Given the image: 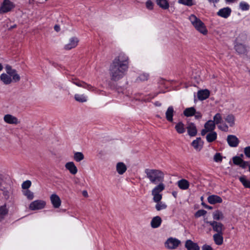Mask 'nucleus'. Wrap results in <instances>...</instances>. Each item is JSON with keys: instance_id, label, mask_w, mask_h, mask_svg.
Masks as SVG:
<instances>
[{"instance_id": "f257e3e1", "label": "nucleus", "mask_w": 250, "mask_h": 250, "mask_svg": "<svg viewBox=\"0 0 250 250\" xmlns=\"http://www.w3.org/2000/svg\"><path fill=\"white\" fill-rule=\"evenodd\" d=\"M110 79L114 81L124 78L125 75V55L124 53L119 54L110 63L109 68Z\"/></svg>"}, {"instance_id": "f03ea898", "label": "nucleus", "mask_w": 250, "mask_h": 250, "mask_svg": "<svg viewBox=\"0 0 250 250\" xmlns=\"http://www.w3.org/2000/svg\"><path fill=\"white\" fill-rule=\"evenodd\" d=\"M145 172L151 183L156 185L164 181V174L160 170L147 168Z\"/></svg>"}, {"instance_id": "7ed1b4c3", "label": "nucleus", "mask_w": 250, "mask_h": 250, "mask_svg": "<svg viewBox=\"0 0 250 250\" xmlns=\"http://www.w3.org/2000/svg\"><path fill=\"white\" fill-rule=\"evenodd\" d=\"M189 20L195 29L204 35H206L208 30L205 23L194 15H191Z\"/></svg>"}, {"instance_id": "20e7f679", "label": "nucleus", "mask_w": 250, "mask_h": 250, "mask_svg": "<svg viewBox=\"0 0 250 250\" xmlns=\"http://www.w3.org/2000/svg\"><path fill=\"white\" fill-rule=\"evenodd\" d=\"M165 186L163 182L158 183L152 190V195L154 202L160 201L162 199V194L161 192L164 190Z\"/></svg>"}, {"instance_id": "39448f33", "label": "nucleus", "mask_w": 250, "mask_h": 250, "mask_svg": "<svg viewBox=\"0 0 250 250\" xmlns=\"http://www.w3.org/2000/svg\"><path fill=\"white\" fill-rule=\"evenodd\" d=\"M14 3L10 0H3L0 7V14L11 11L15 7Z\"/></svg>"}, {"instance_id": "423d86ee", "label": "nucleus", "mask_w": 250, "mask_h": 250, "mask_svg": "<svg viewBox=\"0 0 250 250\" xmlns=\"http://www.w3.org/2000/svg\"><path fill=\"white\" fill-rule=\"evenodd\" d=\"M180 243L181 241L179 239L170 237L165 243V246L168 250H174L179 246Z\"/></svg>"}, {"instance_id": "0eeeda50", "label": "nucleus", "mask_w": 250, "mask_h": 250, "mask_svg": "<svg viewBox=\"0 0 250 250\" xmlns=\"http://www.w3.org/2000/svg\"><path fill=\"white\" fill-rule=\"evenodd\" d=\"M21 79V77H19V78L18 80H15L13 79V76L6 73H2L0 75V80L3 83V84L5 85H8L11 84L12 83H17L20 81Z\"/></svg>"}, {"instance_id": "6e6552de", "label": "nucleus", "mask_w": 250, "mask_h": 250, "mask_svg": "<svg viewBox=\"0 0 250 250\" xmlns=\"http://www.w3.org/2000/svg\"><path fill=\"white\" fill-rule=\"evenodd\" d=\"M215 127L216 125L214 122H213L211 120L208 121L204 124V128L201 131V135L205 136L208 132L214 131Z\"/></svg>"}, {"instance_id": "1a4fd4ad", "label": "nucleus", "mask_w": 250, "mask_h": 250, "mask_svg": "<svg viewBox=\"0 0 250 250\" xmlns=\"http://www.w3.org/2000/svg\"><path fill=\"white\" fill-rule=\"evenodd\" d=\"M46 202L42 200H37L32 202L29 206V208L31 210H39L44 208Z\"/></svg>"}, {"instance_id": "9d476101", "label": "nucleus", "mask_w": 250, "mask_h": 250, "mask_svg": "<svg viewBox=\"0 0 250 250\" xmlns=\"http://www.w3.org/2000/svg\"><path fill=\"white\" fill-rule=\"evenodd\" d=\"M232 12L231 9L229 7H226L220 9L217 12V15L224 19L228 18Z\"/></svg>"}, {"instance_id": "9b49d317", "label": "nucleus", "mask_w": 250, "mask_h": 250, "mask_svg": "<svg viewBox=\"0 0 250 250\" xmlns=\"http://www.w3.org/2000/svg\"><path fill=\"white\" fill-rule=\"evenodd\" d=\"M79 42V40L77 37H73L69 39V42L64 45V49L69 50L74 48L78 45Z\"/></svg>"}, {"instance_id": "f8f14e48", "label": "nucleus", "mask_w": 250, "mask_h": 250, "mask_svg": "<svg viewBox=\"0 0 250 250\" xmlns=\"http://www.w3.org/2000/svg\"><path fill=\"white\" fill-rule=\"evenodd\" d=\"M4 121L8 124L18 125L20 123V121L15 116L11 114H6L3 117Z\"/></svg>"}, {"instance_id": "ddd939ff", "label": "nucleus", "mask_w": 250, "mask_h": 250, "mask_svg": "<svg viewBox=\"0 0 250 250\" xmlns=\"http://www.w3.org/2000/svg\"><path fill=\"white\" fill-rule=\"evenodd\" d=\"M207 223L209 224L213 229V231L217 233H223V224L220 222L215 221H207Z\"/></svg>"}, {"instance_id": "4468645a", "label": "nucleus", "mask_w": 250, "mask_h": 250, "mask_svg": "<svg viewBox=\"0 0 250 250\" xmlns=\"http://www.w3.org/2000/svg\"><path fill=\"white\" fill-rule=\"evenodd\" d=\"M227 141L229 146L232 147H237L239 143L238 138L234 135H229Z\"/></svg>"}, {"instance_id": "2eb2a0df", "label": "nucleus", "mask_w": 250, "mask_h": 250, "mask_svg": "<svg viewBox=\"0 0 250 250\" xmlns=\"http://www.w3.org/2000/svg\"><path fill=\"white\" fill-rule=\"evenodd\" d=\"M72 82L75 84V85L80 86L84 88H86L88 89V90H94V87L91 85L88 84L86 83L85 82L83 81H81L78 80H74L72 79Z\"/></svg>"}, {"instance_id": "dca6fc26", "label": "nucleus", "mask_w": 250, "mask_h": 250, "mask_svg": "<svg viewBox=\"0 0 250 250\" xmlns=\"http://www.w3.org/2000/svg\"><path fill=\"white\" fill-rule=\"evenodd\" d=\"M204 142L200 137L197 138L191 143V146L197 151H200L203 148Z\"/></svg>"}, {"instance_id": "f3484780", "label": "nucleus", "mask_w": 250, "mask_h": 250, "mask_svg": "<svg viewBox=\"0 0 250 250\" xmlns=\"http://www.w3.org/2000/svg\"><path fill=\"white\" fill-rule=\"evenodd\" d=\"M50 201L54 208H59L61 206V199L56 194H53L51 195Z\"/></svg>"}, {"instance_id": "a211bd4d", "label": "nucleus", "mask_w": 250, "mask_h": 250, "mask_svg": "<svg viewBox=\"0 0 250 250\" xmlns=\"http://www.w3.org/2000/svg\"><path fill=\"white\" fill-rule=\"evenodd\" d=\"M185 246L188 250H200V247L198 244L190 239L186 241Z\"/></svg>"}, {"instance_id": "6ab92c4d", "label": "nucleus", "mask_w": 250, "mask_h": 250, "mask_svg": "<svg viewBox=\"0 0 250 250\" xmlns=\"http://www.w3.org/2000/svg\"><path fill=\"white\" fill-rule=\"evenodd\" d=\"M188 133L190 137H193L197 135V130L195 125L193 123L188 124L187 127Z\"/></svg>"}, {"instance_id": "aec40b11", "label": "nucleus", "mask_w": 250, "mask_h": 250, "mask_svg": "<svg viewBox=\"0 0 250 250\" xmlns=\"http://www.w3.org/2000/svg\"><path fill=\"white\" fill-rule=\"evenodd\" d=\"M208 201L209 204L214 205L217 203H222L223 200L221 197L218 195H211L208 197Z\"/></svg>"}, {"instance_id": "412c9836", "label": "nucleus", "mask_w": 250, "mask_h": 250, "mask_svg": "<svg viewBox=\"0 0 250 250\" xmlns=\"http://www.w3.org/2000/svg\"><path fill=\"white\" fill-rule=\"evenodd\" d=\"M65 167L73 175L76 174L78 172V169L73 162L66 163Z\"/></svg>"}, {"instance_id": "4be33fe9", "label": "nucleus", "mask_w": 250, "mask_h": 250, "mask_svg": "<svg viewBox=\"0 0 250 250\" xmlns=\"http://www.w3.org/2000/svg\"><path fill=\"white\" fill-rule=\"evenodd\" d=\"M5 70L6 74H9L13 76V79L15 80H18L19 78L20 75L18 74L17 71L15 69H12L11 66L9 65H6L5 66Z\"/></svg>"}, {"instance_id": "5701e85b", "label": "nucleus", "mask_w": 250, "mask_h": 250, "mask_svg": "<svg viewBox=\"0 0 250 250\" xmlns=\"http://www.w3.org/2000/svg\"><path fill=\"white\" fill-rule=\"evenodd\" d=\"M209 91L208 89L199 90L197 93V97L199 100L203 101L207 99L209 96Z\"/></svg>"}, {"instance_id": "b1692460", "label": "nucleus", "mask_w": 250, "mask_h": 250, "mask_svg": "<svg viewBox=\"0 0 250 250\" xmlns=\"http://www.w3.org/2000/svg\"><path fill=\"white\" fill-rule=\"evenodd\" d=\"M162 219L159 216L154 217L151 221L150 225L152 228L156 229L159 227L162 223Z\"/></svg>"}, {"instance_id": "393cba45", "label": "nucleus", "mask_w": 250, "mask_h": 250, "mask_svg": "<svg viewBox=\"0 0 250 250\" xmlns=\"http://www.w3.org/2000/svg\"><path fill=\"white\" fill-rule=\"evenodd\" d=\"M174 108L172 106H169L166 112V118L169 122L173 121Z\"/></svg>"}, {"instance_id": "a878e982", "label": "nucleus", "mask_w": 250, "mask_h": 250, "mask_svg": "<svg viewBox=\"0 0 250 250\" xmlns=\"http://www.w3.org/2000/svg\"><path fill=\"white\" fill-rule=\"evenodd\" d=\"M177 185L181 189L187 190L189 187V183L188 180L182 179L177 182Z\"/></svg>"}, {"instance_id": "bb28decb", "label": "nucleus", "mask_w": 250, "mask_h": 250, "mask_svg": "<svg viewBox=\"0 0 250 250\" xmlns=\"http://www.w3.org/2000/svg\"><path fill=\"white\" fill-rule=\"evenodd\" d=\"M234 49L239 54H244L247 52L246 47L242 43H236L234 45Z\"/></svg>"}, {"instance_id": "cd10ccee", "label": "nucleus", "mask_w": 250, "mask_h": 250, "mask_svg": "<svg viewBox=\"0 0 250 250\" xmlns=\"http://www.w3.org/2000/svg\"><path fill=\"white\" fill-rule=\"evenodd\" d=\"M206 136V140L208 143H212L215 141L217 137V134L215 131L208 132Z\"/></svg>"}, {"instance_id": "c85d7f7f", "label": "nucleus", "mask_w": 250, "mask_h": 250, "mask_svg": "<svg viewBox=\"0 0 250 250\" xmlns=\"http://www.w3.org/2000/svg\"><path fill=\"white\" fill-rule=\"evenodd\" d=\"M215 243L217 245H221L223 242V233H217L213 236Z\"/></svg>"}, {"instance_id": "c756f323", "label": "nucleus", "mask_w": 250, "mask_h": 250, "mask_svg": "<svg viewBox=\"0 0 250 250\" xmlns=\"http://www.w3.org/2000/svg\"><path fill=\"white\" fill-rule=\"evenodd\" d=\"M225 121L230 127H233L235 125V117L232 114H229L225 118Z\"/></svg>"}, {"instance_id": "7c9ffc66", "label": "nucleus", "mask_w": 250, "mask_h": 250, "mask_svg": "<svg viewBox=\"0 0 250 250\" xmlns=\"http://www.w3.org/2000/svg\"><path fill=\"white\" fill-rule=\"evenodd\" d=\"M175 128L179 134H183L186 131L185 125L182 122H178L175 125Z\"/></svg>"}, {"instance_id": "2f4dec72", "label": "nucleus", "mask_w": 250, "mask_h": 250, "mask_svg": "<svg viewBox=\"0 0 250 250\" xmlns=\"http://www.w3.org/2000/svg\"><path fill=\"white\" fill-rule=\"evenodd\" d=\"M195 108L194 107H190L186 108L184 111V115L186 117H191L195 113Z\"/></svg>"}, {"instance_id": "473e14b6", "label": "nucleus", "mask_w": 250, "mask_h": 250, "mask_svg": "<svg viewBox=\"0 0 250 250\" xmlns=\"http://www.w3.org/2000/svg\"><path fill=\"white\" fill-rule=\"evenodd\" d=\"M75 100L79 103H85L87 100V97L83 94H76L74 96Z\"/></svg>"}, {"instance_id": "72a5a7b5", "label": "nucleus", "mask_w": 250, "mask_h": 250, "mask_svg": "<svg viewBox=\"0 0 250 250\" xmlns=\"http://www.w3.org/2000/svg\"><path fill=\"white\" fill-rule=\"evenodd\" d=\"M156 2L163 9H167L169 7V3L167 0H156Z\"/></svg>"}, {"instance_id": "f704fd0d", "label": "nucleus", "mask_w": 250, "mask_h": 250, "mask_svg": "<svg viewBox=\"0 0 250 250\" xmlns=\"http://www.w3.org/2000/svg\"><path fill=\"white\" fill-rule=\"evenodd\" d=\"M212 217L215 220H222L224 217L223 212L219 210L214 211L213 212Z\"/></svg>"}, {"instance_id": "c9c22d12", "label": "nucleus", "mask_w": 250, "mask_h": 250, "mask_svg": "<svg viewBox=\"0 0 250 250\" xmlns=\"http://www.w3.org/2000/svg\"><path fill=\"white\" fill-rule=\"evenodd\" d=\"M116 170L120 174H123L125 172V165L123 162H119L117 164Z\"/></svg>"}, {"instance_id": "e433bc0d", "label": "nucleus", "mask_w": 250, "mask_h": 250, "mask_svg": "<svg viewBox=\"0 0 250 250\" xmlns=\"http://www.w3.org/2000/svg\"><path fill=\"white\" fill-rule=\"evenodd\" d=\"M239 180L246 188H250V180L248 179L245 176L239 177Z\"/></svg>"}, {"instance_id": "4c0bfd02", "label": "nucleus", "mask_w": 250, "mask_h": 250, "mask_svg": "<svg viewBox=\"0 0 250 250\" xmlns=\"http://www.w3.org/2000/svg\"><path fill=\"white\" fill-rule=\"evenodd\" d=\"M84 158V155L82 152H75L73 156L74 160L77 162H80L83 160Z\"/></svg>"}, {"instance_id": "58836bf2", "label": "nucleus", "mask_w": 250, "mask_h": 250, "mask_svg": "<svg viewBox=\"0 0 250 250\" xmlns=\"http://www.w3.org/2000/svg\"><path fill=\"white\" fill-rule=\"evenodd\" d=\"M156 203L155 208L157 211L165 209L167 208V205L164 202L160 201L155 202Z\"/></svg>"}, {"instance_id": "ea45409f", "label": "nucleus", "mask_w": 250, "mask_h": 250, "mask_svg": "<svg viewBox=\"0 0 250 250\" xmlns=\"http://www.w3.org/2000/svg\"><path fill=\"white\" fill-rule=\"evenodd\" d=\"M213 122H214L215 125H218L223 122V119L222 115L220 113H216L213 117Z\"/></svg>"}, {"instance_id": "a19ab883", "label": "nucleus", "mask_w": 250, "mask_h": 250, "mask_svg": "<svg viewBox=\"0 0 250 250\" xmlns=\"http://www.w3.org/2000/svg\"><path fill=\"white\" fill-rule=\"evenodd\" d=\"M8 213V210L6 208L5 205L1 206L0 207V220H1L4 218Z\"/></svg>"}, {"instance_id": "79ce46f5", "label": "nucleus", "mask_w": 250, "mask_h": 250, "mask_svg": "<svg viewBox=\"0 0 250 250\" xmlns=\"http://www.w3.org/2000/svg\"><path fill=\"white\" fill-rule=\"evenodd\" d=\"M239 8L242 11H248L250 9V5L244 1H241L239 3Z\"/></svg>"}, {"instance_id": "37998d69", "label": "nucleus", "mask_w": 250, "mask_h": 250, "mask_svg": "<svg viewBox=\"0 0 250 250\" xmlns=\"http://www.w3.org/2000/svg\"><path fill=\"white\" fill-rule=\"evenodd\" d=\"M217 127L220 130L224 132H228L229 130V125L223 122L219 124Z\"/></svg>"}, {"instance_id": "c03bdc74", "label": "nucleus", "mask_w": 250, "mask_h": 250, "mask_svg": "<svg viewBox=\"0 0 250 250\" xmlns=\"http://www.w3.org/2000/svg\"><path fill=\"white\" fill-rule=\"evenodd\" d=\"M23 194L25 195L28 199L31 200L34 198V193L29 189H27L23 191Z\"/></svg>"}, {"instance_id": "a18cd8bd", "label": "nucleus", "mask_w": 250, "mask_h": 250, "mask_svg": "<svg viewBox=\"0 0 250 250\" xmlns=\"http://www.w3.org/2000/svg\"><path fill=\"white\" fill-rule=\"evenodd\" d=\"M178 2L187 6H192L193 5V0H179Z\"/></svg>"}, {"instance_id": "49530a36", "label": "nucleus", "mask_w": 250, "mask_h": 250, "mask_svg": "<svg viewBox=\"0 0 250 250\" xmlns=\"http://www.w3.org/2000/svg\"><path fill=\"white\" fill-rule=\"evenodd\" d=\"M207 213V211L204 209H199L195 213V217L199 218L201 216L205 215Z\"/></svg>"}, {"instance_id": "de8ad7c7", "label": "nucleus", "mask_w": 250, "mask_h": 250, "mask_svg": "<svg viewBox=\"0 0 250 250\" xmlns=\"http://www.w3.org/2000/svg\"><path fill=\"white\" fill-rule=\"evenodd\" d=\"M242 160L240 157L238 156H234L232 158L233 163L237 166H240Z\"/></svg>"}, {"instance_id": "09e8293b", "label": "nucleus", "mask_w": 250, "mask_h": 250, "mask_svg": "<svg viewBox=\"0 0 250 250\" xmlns=\"http://www.w3.org/2000/svg\"><path fill=\"white\" fill-rule=\"evenodd\" d=\"M213 160L214 162L219 163L222 161V157L220 153H216L214 156Z\"/></svg>"}, {"instance_id": "8fccbe9b", "label": "nucleus", "mask_w": 250, "mask_h": 250, "mask_svg": "<svg viewBox=\"0 0 250 250\" xmlns=\"http://www.w3.org/2000/svg\"><path fill=\"white\" fill-rule=\"evenodd\" d=\"M31 181L27 180V181L24 182L22 184L21 187L23 189H26V190H27L31 186Z\"/></svg>"}, {"instance_id": "3c124183", "label": "nucleus", "mask_w": 250, "mask_h": 250, "mask_svg": "<svg viewBox=\"0 0 250 250\" xmlns=\"http://www.w3.org/2000/svg\"><path fill=\"white\" fill-rule=\"evenodd\" d=\"M149 75L147 73H143L140 75L137 78V79H139L141 81H145L148 79Z\"/></svg>"}, {"instance_id": "603ef678", "label": "nucleus", "mask_w": 250, "mask_h": 250, "mask_svg": "<svg viewBox=\"0 0 250 250\" xmlns=\"http://www.w3.org/2000/svg\"><path fill=\"white\" fill-rule=\"evenodd\" d=\"M244 153L247 158H250V146L244 148Z\"/></svg>"}, {"instance_id": "864d4df0", "label": "nucleus", "mask_w": 250, "mask_h": 250, "mask_svg": "<svg viewBox=\"0 0 250 250\" xmlns=\"http://www.w3.org/2000/svg\"><path fill=\"white\" fill-rule=\"evenodd\" d=\"M146 7L149 10H152L153 8V3L150 0H148L146 2Z\"/></svg>"}, {"instance_id": "5fc2aeb1", "label": "nucleus", "mask_w": 250, "mask_h": 250, "mask_svg": "<svg viewBox=\"0 0 250 250\" xmlns=\"http://www.w3.org/2000/svg\"><path fill=\"white\" fill-rule=\"evenodd\" d=\"M194 115L195 118L198 120L201 119L202 117V113L199 111H196V110H195V113Z\"/></svg>"}, {"instance_id": "6e6d98bb", "label": "nucleus", "mask_w": 250, "mask_h": 250, "mask_svg": "<svg viewBox=\"0 0 250 250\" xmlns=\"http://www.w3.org/2000/svg\"><path fill=\"white\" fill-rule=\"evenodd\" d=\"M248 165L249 163L248 162L245 161L243 160H242L239 166L243 168H245L248 166Z\"/></svg>"}, {"instance_id": "4d7b16f0", "label": "nucleus", "mask_w": 250, "mask_h": 250, "mask_svg": "<svg viewBox=\"0 0 250 250\" xmlns=\"http://www.w3.org/2000/svg\"><path fill=\"white\" fill-rule=\"evenodd\" d=\"M202 250H213L212 247L208 245L205 244L202 246Z\"/></svg>"}, {"instance_id": "13d9d810", "label": "nucleus", "mask_w": 250, "mask_h": 250, "mask_svg": "<svg viewBox=\"0 0 250 250\" xmlns=\"http://www.w3.org/2000/svg\"><path fill=\"white\" fill-rule=\"evenodd\" d=\"M3 182V177L2 174H0V190L1 189V186Z\"/></svg>"}, {"instance_id": "bf43d9fd", "label": "nucleus", "mask_w": 250, "mask_h": 250, "mask_svg": "<svg viewBox=\"0 0 250 250\" xmlns=\"http://www.w3.org/2000/svg\"><path fill=\"white\" fill-rule=\"evenodd\" d=\"M226 3H233L235 2L236 0H224Z\"/></svg>"}, {"instance_id": "052dcab7", "label": "nucleus", "mask_w": 250, "mask_h": 250, "mask_svg": "<svg viewBox=\"0 0 250 250\" xmlns=\"http://www.w3.org/2000/svg\"><path fill=\"white\" fill-rule=\"evenodd\" d=\"M54 29L56 31L59 32L60 30V26L58 25H55L54 26Z\"/></svg>"}, {"instance_id": "680f3d73", "label": "nucleus", "mask_w": 250, "mask_h": 250, "mask_svg": "<svg viewBox=\"0 0 250 250\" xmlns=\"http://www.w3.org/2000/svg\"><path fill=\"white\" fill-rule=\"evenodd\" d=\"M220 0H208L209 3H217Z\"/></svg>"}, {"instance_id": "e2e57ef3", "label": "nucleus", "mask_w": 250, "mask_h": 250, "mask_svg": "<svg viewBox=\"0 0 250 250\" xmlns=\"http://www.w3.org/2000/svg\"><path fill=\"white\" fill-rule=\"evenodd\" d=\"M154 104L155 106H161L162 104L160 102H156L155 103H154Z\"/></svg>"}, {"instance_id": "0e129e2a", "label": "nucleus", "mask_w": 250, "mask_h": 250, "mask_svg": "<svg viewBox=\"0 0 250 250\" xmlns=\"http://www.w3.org/2000/svg\"><path fill=\"white\" fill-rule=\"evenodd\" d=\"M83 195L84 196V197H87L88 196V193H87V192L86 191V190H83Z\"/></svg>"}, {"instance_id": "69168bd1", "label": "nucleus", "mask_w": 250, "mask_h": 250, "mask_svg": "<svg viewBox=\"0 0 250 250\" xmlns=\"http://www.w3.org/2000/svg\"><path fill=\"white\" fill-rule=\"evenodd\" d=\"M17 27V25L16 24H14L13 25V26H11L10 28H9V30H11L12 29L14 28H15Z\"/></svg>"}, {"instance_id": "338daca9", "label": "nucleus", "mask_w": 250, "mask_h": 250, "mask_svg": "<svg viewBox=\"0 0 250 250\" xmlns=\"http://www.w3.org/2000/svg\"><path fill=\"white\" fill-rule=\"evenodd\" d=\"M3 66L1 63H0V71H1L3 69Z\"/></svg>"}, {"instance_id": "774afa93", "label": "nucleus", "mask_w": 250, "mask_h": 250, "mask_svg": "<svg viewBox=\"0 0 250 250\" xmlns=\"http://www.w3.org/2000/svg\"><path fill=\"white\" fill-rule=\"evenodd\" d=\"M206 208H208V209H212V207H210V206H206Z\"/></svg>"}]
</instances>
